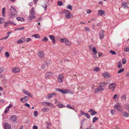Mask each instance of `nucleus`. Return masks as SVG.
<instances>
[{
  "mask_svg": "<svg viewBox=\"0 0 129 129\" xmlns=\"http://www.w3.org/2000/svg\"><path fill=\"white\" fill-rule=\"evenodd\" d=\"M24 28V27H21L19 28H17L15 29V30H23Z\"/></svg>",
  "mask_w": 129,
  "mask_h": 129,
  "instance_id": "38",
  "label": "nucleus"
},
{
  "mask_svg": "<svg viewBox=\"0 0 129 129\" xmlns=\"http://www.w3.org/2000/svg\"><path fill=\"white\" fill-rule=\"evenodd\" d=\"M9 35H8L7 37H5L4 38H1V40H3V39H6L9 37Z\"/></svg>",
  "mask_w": 129,
  "mask_h": 129,
  "instance_id": "60",
  "label": "nucleus"
},
{
  "mask_svg": "<svg viewBox=\"0 0 129 129\" xmlns=\"http://www.w3.org/2000/svg\"><path fill=\"white\" fill-rule=\"evenodd\" d=\"M92 53L94 55H95L96 54L97 51L95 47H93L92 49Z\"/></svg>",
  "mask_w": 129,
  "mask_h": 129,
  "instance_id": "32",
  "label": "nucleus"
},
{
  "mask_svg": "<svg viewBox=\"0 0 129 129\" xmlns=\"http://www.w3.org/2000/svg\"><path fill=\"white\" fill-rule=\"evenodd\" d=\"M98 119V118L96 117H94L92 120V121L93 123L95 122Z\"/></svg>",
  "mask_w": 129,
  "mask_h": 129,
  "instance_id": "49",
  "label": "nucleus"
},
{
  "mask_svg": "<svg viewBox=\"0 0 129 129\" xmlns=\"http://www.w3.org/2000/svg\"><path fill=\"white\" fill-rule=\"evenodd\" d=\"M33 129H38V127L36 125L34 126L33 127Z\"/></svg>",
  "mask_w": 129,
  "mask_h": 129,
  "instance_id": "64",
  "label": "nucleus"
},
{
  "mask_svg": "<svg viewBox=\"0 0 129 129\" xmlns=\"http://www.w3.org/2000/svg\"><path fill=\"white\" fill-rule=\"evenodd\" d=\"M10 119L11 122H14L17 119V117L15 115H12L10 116Z\"/></svg>",
  "mask_w": 129,
  "mask_h": 129,
  "instance_id": "9",
  "label": "nucleus"
},
{
  "mask_svg": "<svg viewBox=\"0 0 129 129\" xmlns=\"http://www.w3.org/2000/svg\"><path fill=\"white\" fill-rule=\"evenodd\" d=\"M4 71V69L2 67H0V74Z\"/></svg>",
  "mask_w": 129,
  "mask_h": 129,
  "instance_id": "58",
  "label": "nucleus"
},
{
  "mask_svg": "<svg viewBox=\"0 0 129 129\" xmlns=\"http://www.w3.org/2000/svg\"><path fill=\"white\" fill-rule=\"evenodd\" d=\"M81 114L83 115H84L85 116V115L86 114V113H85L82 110H81Z\"/></svg>",
  "mask_w": 129,
  "mask_h": 129,
  "instance_id": "59",
  "label": "nucleus"
},
{
  "mask_svg": "<svg viewBox=\"0 0 129 129\" xmlns=\"http://www.w3.org/2000/svg\"><path fill=\"white\" fill-rule=\"evenodd\" d=\"M9 109L10 108L9 107H7L6 108V110L5 111V113H6L9 111Z\"/></svg>",
  "mask_w": 129,
  "mask_h": 129,
  "instance_id": "51",
  "label": "nucleus"
},
{
  "mask_svg": "<svg viewBox=\"0 0 129 129\" xmlns=\"http://www.w3.org/2000/svg\"><path fill=\"white\" fill-rule=\"evenodd\" d=\"M4 126L5 129H11V125L8 123H5L4 124Z\"/></svg>",
  "mask_w": 129,
  "mask_h": 129,
  "instance_id": "16",
  "label": "nucleus"
},
{
  "mask_svg": "<svg viewBox=\"0 0 129 129\" xmlns=\"http://www.w3.org/2000/svg\"><path fill=\"white\" fill-rule=\"evenodd\" d=\"M48 39L47 37H44L43 39H42V41L43 42H46L47 41Z\"/></svg>",
  "mask_w": 129,
  "mask_h": 129,
  "instance_id": "40",
  "label": "nucleus"
},
{
  "mask_svg": "<svg viewBox=\"0 0 129 129\" xmlns=\"http://www.w3.org/2000/svg\"><path fill=\"white\" fill-rule=\"evenodd\" d=\"M34 8H33L31 9L30 11V14L31 15H34L35 14V12L34 11Z\"/></svg>",
  "mask_w": 129,
  "mask_h": 129,
  "instance_id": "29",
  "label": "nucleus"
},
{
  "mask_svg": "<svg viewBox=\"0 0 129 129\" xmlns=\"http://www.w3.org/2000/svg\"><path fill=\"white\" fill-rule=\"evenodd\" d=\"M109 52L111 53L113 55H115L116 54V53L114 51L111 50Z\"/></svg>",
  "mask_w": 129,
  "mask_h": 129,
  "instance_id": "46",
  "label": "nucleus"
},
{
  "mask_svg": "<svg viewBox=\"0 0 129 129\" xmlns=\"http://www.w3.org/2000/svg\"><path fill=\"white\" fill-rule=\"evenodd\" d=\"M25 38H22L17 41V43L18 44H21L25 41Z\"/></svg>",
  "mask_w": 129,
  "mask_h": 129,
  "instance_id": "15",
  "label": "nucleus"
},
{
  "mask_svg": "<svg viewBox=\"0 0 129 129\" xmlns=\"http://www.w3.org/2000/svg\"><path fill=\"white\" fill-rule=\"evenodd\" d=\"M16 19L18 21H23L24 20L23 18L19 17H17L16 18Z\"/></svg>",
  "mask_w": 129,
  "mask_h": 129,
  "instance_id": "31",
  "label": "nucleus"
},
{
  "mask_svg": "<svg viewBox=\"0 0 129 129\" xmlns=\"http://www.w3.org/2000/svg\"><path fill=\"white\" fill-rule=\"evenodd\" d=\"M63 78V75L62 74H60L58 77V80L59 83L62 82Z\"/></svg>",
  "mask_w": 129,
  "mask_h": 129,
  "instance_id": "10",
  "label": "nucleus"
},
{
  "mask_svg": "<svg viewBox=\"0 0 129 129\" xmlns=\"http://www.w3.org/2000/svg\"><path fill=\"white\" fill-rule=\"evenodd\" d=\"M105 13V12L104 11H103L100 10H99L98 13V15H102L103 14H104Z\"/></svg>",
  "mask_w": 129,
  "mask_h": 129,
  "instance_id": "24",
  "label": "nucleus"
},
{
  "mask_svg": "<svg viewBox=\"0 0 129 129\" xmlns=\"http://www.w3.org/2000/svg\"><path fill=\"white\" fill-rule=\"evenodd\" d=\"M49 37L51 40H53V39H55L54 37L53 36V35L50 36H49Z\"/></svg>",
  "mask_w": 129,
  "mask_h": 129,
  "instance_id": "56",
  "label": "nucleus"
},
{
  "mask_svg": "<svg viewBox=\"0 0 129 129\" xmlns=\"http://www.w3.org/2000/svg\"><path fill=\"white\" fill-rule=\"evenodd\" d=\"M85 116H86L88 119H89L90 117V116L87 113H86Z\"/></svg>",
  "mask_w": 129,
  "mask_h": 129,
  "instance_id": "47",
  "label": "nucleus"
},
{
  "mask_svg": "<svg viewBox=\"0 0 129 129\" xmlns=\"http://www.w3.org/2000/svg\"><path fill=\"white\" fill-rule=\"evenodd\" d=\"M48 108H44L42 109V111L43 112H47Z\"/></svg>",
  "mask_w": 129,
  "mask_h": 129,
  "instance_id": "39",
  "label": "nucleus"
},
{
  "mask_svg": "<svg viewBox=\"0 0 129 129\" xmlns=\"http://www.w3.org/2000/svg\"><path fill=\"white\" fill-rule=\"evenodd\" d=\"M4 21V19L2 18H0V23H2Z\"/></svg>",
  "mask_w": 129,
  "mask_h": 129,
  "instance_id": "42",
  "label": "nucleus"
},
{
  "mask_svg": "<svg viewBox=\"0 0 129 129\" xmlns=\"http://www.w3.org/2000/svg\"><path fill=\"white\" fill-rule=\"evenodd\" d=\"M56 95V94L54 93H49L46 96L45 99H50L53 96H55Z\"/></svg>",
  "mask_w": 129,
  "mask_h": 129,
  "instance_id": "3",
  "label": "nucleus"
},
{
  "mask_svg": "<svg viewBox=\"0 0 129 129\" xmlns=\"http://www.w3.org/2000/svg\"><path fill=\"white\" fill-rule=\"evenodd\" d=\"M111 112L112 115H113L115 112V111L113 110H112L111 111Z\"/></svg>",
  "mask_w": 129,
  "mask_h": 129,
  "instance_id": "55",
  "label": "nucleus"
},
{
  "mask_svg": "<svg viewBox=\"0 0 129 129\" xmlns=\"http://www.w3.org/2000/svg\"><path fill=\"white\" fill-rule=\"evenodd\" d=\"M53 74L51 72H47L45 75L46 78L47 79H49L50 78H51Z\"/></svg>",
  "mask_w": 129,
  "mask_h": 129,
  "instance_id": "11",
  "label": "nucleus"
},
{
  "mask_svg": "<svg viewBox=\"0 0 129 129\" xmlns=\"http://www.w3.org/2000/svg\"><path fill=\"white\" fill-rule=\"evenodd\" d=\"M38 112L37 111H34V116L35 117H36L38 115Z\"/></svg>",
  "mask_w": 129,
  "mask_h": 129,
  "instance_id": "43",
  "label": "nucleus"
},
{
  "mask_svg": "<svg viewBox=\"0 0 129 129\" xmlns=\"http://www.w3.org/2000/svg\"><path fill=\"white\" fill-rule=\"evenodd\" d=\"M32 36L36 38H40V36L37 34L33 35H32Z\"/></svg>",
  "mask_w": 129,
  "mask_h": 129,
  "instance_id": "36",
  "label": "nucleus"
},
{
  "mask_svg": "<svg viewBox=\"0 0 129 129\" xmlns=\"http://www.w3.org/2000/svg\"><path fill=\"white\" fill-rule=\"evenodd\" d=\"M49 63L47 61H45L44 62V64H43L41 67L42 69H44L46 66L49 65Z\"/></svg>",
  "mask_w": 129,
  "mask_h": 129,
  "instance_id": "20",
  "label": "nucleus"
},
{
  "mask_svg": "<svg viewBox=\"0 0 129 129\" xmlns=\"http://www.w3.org/2000/svg\"><path fill=\"white\" fill-rule=\"evenodd\" d=\"M9 25V23L7 22H5L4 23V26L5 28L8 27Z\"/></svg>",
  "mask_w": 129,
  "mask_h": 129,
  "instance_id": "52",
  "label": "nucleus"
},
{
  "mask_svg": "<svg viewBox=\"0 0 129 129\" xmlns=\"http://www.w3.org/2000/svg\"><path fill=\"white\" fill-rule=\"evenodd\" d=\"M31 39L30 38H28L26 39V42H29V41L31 40Z\"/></svg>",
  "mask_w": 129,
  "mask_h": 129,
  "instance_id": "61",
  "label": "nucleus"
},
{
  "mask_svg": "<svg viewBox=\"0 0 129 129\" xmlns=\"http://www.w3.org/2000/svg\"><path fill=\"white\" fill-rule=\"evenodd\" d=\"M116 86V84L114 83H112L110 84L109 86V88L111 89L112 91L114 90Z\"/></svg>",
  "mask_w": 129,
  "mask_h": 129,
  "instance_id": "12",
  "label": "nucleus"
},
{
  "mask_svg": "<svg viewBox=\"0 0 129 129\" xmlns=\"http://www.w3.org/2000/svg\"><path fill=\"white\" fill-rule=\"evenodd\" d=\"M24 105L28 107H29V108L30 107V106L27 103H25L24 104Z\"/></svg>",
  "mask_w": 129,
  "mask_h": 129,
  "instance_id": "62",
  "label": "nucleus"
},
{
  "mask_svg": "<svg viewBox=\"0 0 129 129\" xmlns=\"http://www.w3.org/2000/svg\"><path fill=\"white\" fill-rule=\"evenodd\" d=\"M37 55L40 58H44L45 57V54L42 51H40L37 53Z\"/></svg>",
  "mask_w": 129,
  "mask_h": 129,
  "instance_id": "4",
  "label": "nucleus"
},
{
  "mask_svg": "<svg viewBox=\"0 0 129 129\" xmlns=\"http://www.w3.org/2000/svg\"><path fill=\"white\" fill-rule=\"evenodd\" d=\"M121 98L123 101H124L126 99V95L125 94L122 95L121 96Z\"/></svg>",
  "mask_w": 129,
  "mask_h": 129,
  "instance_id": "30",
  "label": "nucleus"
},
{
  "mask_svg": "<svg viewBox=\"0 0 129 129\" xmlns=\"http://www.w3.org/2000/svg\"><path fill=\"white\" fill-rule=\"evenodd\" d=\"M57 106L59 108H62L66 107V106L61 103H59L57 105Z\"/></svg>",
  "mask_w": 129,
  "mask_h": 129,
  "instance_id": "27",
  "label": "nucleus"
},
{
  "mask_svg": "<svg viewBox=\"0 0 129 129\" xmlns=\"http://www.w3.org/2000/svg\"><path fill=\"white\" fill-rule=\"evenodd\" d=\"M10 13L9 14V16L10 18H12L13 16H17V13L15 8L13 6H11L10 9Z\"/></svg>",
  "mask_w": 129,
  "mask_h": 129,
  "instance_id": "1",
  "label": "nucleus"
},
{
  "mask_svg": "<svg viewBox=\"0 0 129 129\" xmlns=\"http://www.w3.org/2000/svg\"><path fill=\"white\" fill-rule=\"evenodd\" d=\"M66 41L67 40V39L66 38H64V39H61L60 40V42H65V41Z\"/></svg>",
  "mask_w": 129,
  "mask_h": 129,
  "instance_id": "44",
  "label": "nucleus"
},
{
  "mask_svg": "<svg viewBox=\"0 0 129 129\" xmlns=\"http://www.w3.org/2000/svg\"><path fill=\"white\" fill-rule=\"evenodd\" d=\"M85 30L87 31H89V28L87 27H86L85 28Z\"/></svg>",
  "mask_w": 129,
  "mask_h": 129,
  "instance_id": "57",
  "label": "nucleus"
},
{
  "mask_svg": "<svg viewBox=\"0 0 129 129\" xmlns=\"http://www.w3.org/2000/svg\"><path fill=\"white\" fill-rule=\"evenodd\" d=\"M67 8L70 10H72V7L71 5H69L67 7Z\"/></svg>",
  "mask_w": 129,
  "mask_h": 129,
  "instance_id": "48",
  "label": "nucleus"
},
{
  "mask_svg": "<svg viewBox=\"0 0 129 129\" xmlns=\"http://www.w3.org/2000/svg\"><path fill=\"white\" fill-rule=\"evenodd\" d=\"M123 116L125 117H129V113L125 111L122 112Z\"/></svg>",
  "mask_w": 129,
  "mask_h": 129,
  "instance_id": "21",
  "label": "nucleus"
},
{
  "mask_svg": "<svg viewBox=\"0 0 129 129\" xmlns=\"http://www.w3.org/2000/svg\"><path fill=\"white\" fill-rule=\"evenodd\" d=\"M124 107L127 109V108H129V105L128 104H125L124 106Z\"/></svg>",
  "mask_w": 129,
  "mask_h": 129,
  "instance_id": "45",
  "label": "nucleus"
},
{
  "mask_svg": "<svg viewBox=\"0 0 129 129\" xmlns=\"http://www.w3.org/2000/svg\"><path fill=\"white\" fill-rule=\"evenodd\" d=\"M122 63L123 64H125L126 62V59L125 58H123L122 59Z\"/></svg>",
  "mask_w": 129,
  "mask_h": 129,
  "instance_id": "50",
  "label": "nucleus"
},
{
  "mask_svg": "<svg viewBox=\"0 0 129 129\" xmlns=\"http://www.w3.org/2000/svg\"><path fill=\"white\" fill-rule=\"evenodd\" d=\"M57 4L58 6H61L63 5V2L61 1H58Z\"/></svg>",
  "mask_w": 129,
  "mask_h": 129,
  "instance_id": "34",
  "label": "nucleus"
},
{
  "mask_svg": "<svg viewBox=\"0 0 129 129\" xmlns=\"http://www.w3.org/2000/svg\"><path fill=\"white\" fill-rule=\"evenodd\" d=\"M118 68H120L122 67V62L121 61H119L118 63Z\"/></svg>",
  "mask_w": 129,
  "mask_h": 129,
  "instance_id": "33",
  "label": "nucleus"
},
{
  "mask_svg": "<svg viewBox=\"0 0 129 129\" xmlns=\"http://www.w3.org/2000/svg\"><path fill=\"white\" fill-rule=\"evenodd\" d=\"M89 112H91V114L92 116H93L97 113V112L92 109H90L88 111Z\"/></svg>",
  "mask_w": 129,
  "mask_h": 129,
  "instance_id": "19",
  "label": "nucleus"
},
{
  "mask_svg": "<svg viewBox=\"0 0 129 129\" xmlns=\"http://www.w3.org/2000/svg\"><path fill=\"white\" fill-rule=\"evenodd\" d=\"M35 18V16L34 15H33L29 14V19H28V20L29 22L31 20L33 19L34 18Z\"/></svg>",
  "mask_w": 129,
  "mask_h": 129,
  "instance_id": "25",
  "label": "nucleus"
},
{
  "mask_svg": "<svg viewBox=\"0 0 129 129\" xmlns=\"http://www.w3.org/2000/svg\"><path fill=\"white\" fill-rule=\"evenodd\" d=\"M124 71V69L123 68H121L119 70L118 72V74Z\"/></svg>",
  "mask_w": 129,
  "mask_h": 129,
  "instance_id": "41",
  "label": "nucleus"
},
{
  "mask_svg": "<svg viewBox=\"0 0 129 129\" xmlns=\"http://www.w3.org/2000/svg\"><path fill=\"white\" fill-rule=\"evenodd\" d=\"M120 106V104L119 102H117L116 104L114 105V108L116 109L117 111H121V109L119 108Z\"/></svg>",
  "mask_w": 129,
  "mask_h": 129,
  "instance_id": "7",
  "label": "nucleus"
},
{
  "mask_svg": "<svg viewBox=\"0 0 129 129\" xmlns=\"http://www.w3.org/2000/svg\"><path fill=\"white\" fill-rule=\"evenodd\" d=\"M64 13L65 14L66 17V18H70L72 14L70 13V11L68 10H64L63 11Z\"/></svg>",
  "mask_w": 129,
  "mask_h": 129,
  "instance_id": "2",
  "label": "nucleus"
},
{
  "mask_svg": "<svg viewBox=\"0 0 129 129\" xmlns=\"http://www.w3.org/2000/svg\"><path fill=\"white\" fill-rule=\"evenodd\" d=\"M13 72L15 73H19L20 72V70L17 67H15L13 68L12 70Z\"/></svg>",
  "mask_w": 129,
  "mask_h": 129,
  "instance_id": "17",
  "label": "nucleus"
},
{
  "mask_svg": "<svg viewBox=\"0 0 129 129\" xmlns=\"http://www.w3.org/2000/svg\"><path fill=\"white\" fill-rule=\"evenodd\" d=\"M104 31L103 30H101L100 31V33L99 34V36L100 39H102L104 38Z\"/></svg>",
  "mask_w": 129,
  "mask_h": 129,
  "instance_id": "14",
  "label": "nucleus"
},
{
  "mask_svg": "<svg viewBox=\"0 0 129 129\" xmlns=\"http://www.w3.org/2000/svg\"><path fill=\"white\" fill-rule=\"evenodd\" d=\"M22 92L24 94L27 95L30 97H32V95L28 91L25 90L24 89H22Z\"/></svg>",
  "mask_w": 129,
  "mask_h": 129,
  "instance_id": "8",
  "label": "nucleus"
},
{
  "mask_svg": "<svg viewBox=\"0 0 129 129\" xmlns=\"http://www.w3.org/2000/svg\"><path fill=\"white\" fill-rule=\"evenodd\" d=\"M66 94L69 93L71 94H73L74 93V92L72 91L71 89H66Z\"/></svg>",
  "mask_w": 129,
  "mask_h": 129,
  "instance_id": "23",
  "label": "nucleus"
},
{
  "mask_svg": "<svg viewBox=\"0 0 129 129\" xmlns=\"http://www.w3.org/2000/svg\"><path fill=\"white\" fill-rule=\"evenodd\" d=\"M5 8H3L2 9V14L3 17H4L5 15Z\"/></svg>",
  "mask_w": 129,
  "mask_h": 129,
  "instance_id": "35",
  "label": "nucleus"
},
{
  "mask_svg": "<svg viewBox=\"0 0 129 129\" xmlns=\"http://www.w3.org/2000/svg\"><path fill=\"white\" fill-rule=\"evenodd\" d=\"M103 75L104 78H108L110 77V76L109 73L107 72L104 73L103 74Z\"/></svg>",
  "mask_w": 129,
  "mask_h": 129,
  "instance_id": "22",
  "label": "nucleus"
},
{
  "mask_svg": "<svg viewBox=\"0 0 129 129\" xmlns=\"http://www.w3.org/2000/svg\"><path fill=\"white\" fill-rule=\"evenodd\" d=\"M122 7L124 8H128V6L127 3H122Z\"/></svg>",
  "mask_w": 129,
  "mask_h": 129,
  "instance_id": "26",
  "label": "nucleus"
},
{
  "mask_svg": "<svg viewBox=\"0 0 129 129\" xmlns=\"http://www.w3.org/2000/svg\"><path fill=\"white\" fill-rule=\"evenodd\" d=\"M42 104L46 106H51V107L53 106V104L52 103L48 102H43L42 103Z\"/></svg>",
  "mask_w": 129,
  "mask_h": 129,
  "instance_id": "6",
  "label": "nucleus"
},
{
  "mask_svg": "<svg viewBox=\"0 0 129 129\" xmlns=\"http://www.w3.org/2000/svg\"><path fill=\"white\" fill-rule=\"evenodd\" d=\"M117 94H115L113 97V99H115L117 97Z\"/></svg>",
  "mask_w": 129,
  "mask_h": 129,
  "instance_id": "63",
  "label": "nucleus"
},
{
  "mask_svg": "<svg viewBox=\"0 0 129 129\" xmlns=\"http://www.w3.org/2000/svg\"><path fill=\"white\" fill-rule=\"evenodd\" d=\"M100 70V68H99L98 67H96L94 68V69H93V71H95L97 72L99 71Z\"/></svg>",
  "mask_w": 129,
  "mask_h": 129,
  "instance_id": "37",
  "label": "nucleus"
},
{
  "mask_svg": "<svg viewBox=\"0 0 129 129\" xmlns=\"http://www.w3.org/2000/svg\"><path fill=\"white\" fill-rule=\"evenodd\" d=\"M5 55L7 57H8L9 56V53L8 52H6L5 54Z\"/></svg>",
  "mask_w": 129,
  "mask_h": 129,
  "instance_id": "54",
  "label": "nucleus"
},
{
  "mask_svg": "<svg viewBox=\"0 0 129 129\" xmlns=\"http://www.w3.org/2000/svg\"><path fill=\"white\" fill-rule=\"evenodd\" d=\"M124 51L125 52H129V48H124Z\"/></svg>",
  "mask_w": 129,
  "mask_h": 129,
  "instance_id": "53",
  "label": "nucleus"
},
{
  "mask_svg": "<svg viewBox=\"0 0 129 129\" xmlns=\"http://www.w3.org/2000/svg\"><path fill=\"white\" fill-rule=\"evenodd\" d=\"M29 98L28 96H25L21 98L20 99L21 101L23 102H24L27 101L28 99Z\"/></svg>",
  "mask_w": 129,
  "mask_h": 129,
  "instance_id": "18",
  "label": "nucleus"
},
{
  "mask_svg": "<svg viewBox=\"0 0 129 129\" xmlns=\"http://www.w3.org/2000/svg\"><path fill=\"white\" fill-rule=\"evenodd\" d=\"M64 44L67 46H69L71 45V43L67 39V40H66V41L64 42Z\"/></svg>",
  "mask_w": 129,
  "mask_h": 129,
  "instance_id": "28",
  "label": "nucleus"
},
{
  "mask_svg": "<svg viewBox=\"0 0 129 129\" xmlns=\"http://www.w3.org/2000/svg\"><path fill=\"white\" fill-rule=\"evenodd\" d=\"M55 90L57 91L60 92L61 93L63 94H66V89L63 90L60 88H56V89Z\"/></svg>",
  "mask_w": 129,
  "mask_h": 129,
  "instance_id": "13",
  "label": "nucleus"
},
{
  "mask_svg": "<svg viewBox=\"0 0 129 129\" xmlns=\"http://www.w3.org/2000/svg\"><path fill=\"white\" fill-rule=\"evenodd\" d=\"M104 90L103 86H99L97 88H96L94 90L95 93H96L98 92Z\"/></svg>",
  "mask_w": 129,
  "mask_h": 129,
  "instance_id": "5",
  "label": "nucleus"
}]
</instances>
